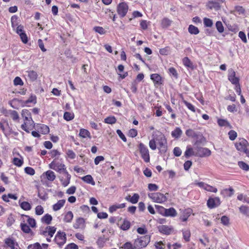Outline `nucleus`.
Here are the masks:
<instances>
[{"label": "nucleus", "instance_id": "obj_37", "mask_svg": "<svg viewBox=\"0 0 249 249\" xmlns=\"http://www.w3.org/2000/svg\"><path fill=\"white\" fill-rule=\"evenodd\" d=\"M117 119L114 116H110L104 119V123L107 124H114L116 123Z\"/></svg>", "mask_w": 249, "mask_h": 249}, {"label": "nucleus", "instance_id": "obj_32", "mask_svg": "<svg viewBox=\"0 0 249 249\" xmlns=\"http://www.w3.org/2000/svg\"><path fill=\"white\" fill-rule=\"evenodd\" d=\"M84 223L85 220L84 218L79 217L76 219V222L73 224V228L76 229H79L84 225Z\"/></svg>", "mask_w": 249, "mask_h": 249}, {"label": "nucleus", "instance_id": "obj_12", "mask_svg": "<svg viewBox=\"0 0 249 249\" xmlns=\"http://www.w3.org/2000/svg\"><path fill=\"white\" fill-rule=\"evenodd\" d=\"M221 204V201L218 197H210L207 202V205L210 209H213L218 207Z\"/></svg>", "mask_w": 249, "mask_h": 249}, {"label": "nucleus", "instance_id": "obj_24", "mask_svg": "<svg viewBox=\"0 0 249 249\" xmlns=\"http://www.w3.org/2000/svg\"><path fill=\"white\" fill-rule=\"evenodd\" d=\"M164 216L166 217H175L177 215V212L175 208L171 207L169 209H166Z\"/></svg>", "mask_w": 249, "mask_h": 249}, {"label": "nucleus", "instance_id": "obj_47", "mask_svg": "<svg viewBox=\"0 0 249 249\" xmlns=\"http://www.w3.org/2000/svg\"><path fill=\"white\" fill-rule=\"evenodd\" d=\"M203 23L205 27H211L213 26V22L211 19L207 18H203Z\"/></svg>", "mask_w": 249, "mask_h": 249}, {"label": "nucleus", "instance_id": "obj_39", "mask_svg": "<svg viewBox=\"0 0 249 249\" xmlns=\"http://www.w3.org/2000/svg\"><path fill=\"white\" fill-rule=\"evenodd\" d=\"M239 211L242 214L249 217V207L245 205H242L239 208Z\"/></svg>", "mask_w": 249, "mask_h": 249}, {"label": "nucleus", "instance_id": "obj_38", "mask_svg": "<svg viewBox=\"0 0 249 249\" xmlns=\"http://www.w3.org/2000/svg\"><path fill=\"white\" fill-rule=\"evenodd\" d=\"M183 238L186 242H189L190 240L191 232L189 230H183L182 231Z\"/></svg>", "mask_w": 249, "mask_h": 249}, {"label": "nucleus", "instance_id": "obj_7", "mask_svg": "<svg viewBox=\"0 0 249 249\" xmlns=\"http://www.w3.org/2000/svg\"><path fill=\"white\" fill-rule=\"evenodd\" d=\"M128 10V6L125 2L120 3L117 7V12L121 18L124 17Z\"/></svg>", "mask_w": 249, "mask_h": 249}, {"label": "nucleus", "instance_id": "obj_18", "mask_svg": "<svg viewBox=\"0 0 249 249\" xmlns=\"http://www.w3.org/2000/svg\"><path fill=\"white\" fill-rule=\"evenodd\" d=\"M41 178H46L50 181H53L56 178V176L52 170H48L43 173Z\"/></svg>", "mask_w": 249, "mask_h": 249}, {"label": "nucleus", "instance_id": "obj_20", "mask_svg": "<svg viewBox=\"0 0 249 249\" xmlns=\"http://www.w3.org/2000/svg\"><path fill=\"white\" fill-rule=\"evenodd\" d=\"M13 101H20V102H22V103H23V106H28V105L30 104V103H33V104H36V97L35 95H31L29 98L26 100V101H19V100L16 99V98H14L13 99Z\"/></svg>", "mask_w": 249, "mask_h": 249}, {"label": "nucleus", "instance_id": "obj_42", "mask_svg": "<svg viewBox=\"0 0 249 249\" xmlns=\"http://www.w3.org/2000/svg\"><path fill=\"white\" fill-rule=\"evenodd\" d=\"M13 163L18 167H21L23 164V158H14L13 160Z\"/></svg>", "mask_w": 249, "mask_h": 249}, {"label": "nucleus", "instance_id": "obj_16", "mask_svg": "<svg viewBox=\"0 0 249 249\" xmlns=\"http://www.w3.org/2000/svg\"><path fill=\"white\" fill-rule=\"evenodd\" d=\"M150 79L153 81L155 86H160L163 84V80L161 76L157 73L150 75Z\"/></svg>", "mask_w": 249, "mask_h": 249}, {"label": "nucleus", "instance_id": "obj_8", "mask_svg": "<svg viewBox=\"0 0 249 249\" xmlns=\"http://www.w3.org/2000/svg\"><path fill=\"white\" fill-rule=\"evenodd\" d=\"M196 151V156L203 158L209 157L211 155V150L206 147H197L195 148Z\"/></svg>", "mask_w": 249, "mask_h": 249}, {"label": "nucleus", "instance_id": "obj_56", "mask_svg": "<svg viewBox=\"0 0 249 249\" xmlns=\"http://www.w3.org/2000/svg\"><path fill=\"white\" fill-rule=\"evenodd\" d=\"M9 112L10 114L14 121H17L19 119V115L17 111L16 110H10Z\"/></svg>", "mask_w": 249, "mask_h": 249}, {"label": "nucleus", "instance_id": "obj_64", "mask_svg": "<svg viewBox=\"0 0 249 249\" xmlns=\"http://www.w3.org/2000/svg\"><path fill=\"white\" fill-rule=\"evenodd\" d=\"M228 134H229V139L231 141L234 140L237 136V133L234 130H230Z\"/></svg>", "mask_w": 249, "mask_h": 249}, {"label": "nucleus", "instance_id": "obj_41", "mask_svg": "<svg viewBox=\"0 0 249 249\" xmlns=\"http://www.w3.org/2000/svg\"><path fill=\"white\" fill-rule=\"evenodd\" d=\"M168 73L171 76L173 77L175 79L178 78V73L176 69L174 67H171L168 69Z\"/></svg>", "mask_w": 249, "mask_h": 249}, {"label": "nucleus", "instance_id": "obj_61", "mask_svg": "<svg viewBox=\"0 0 249 249\" xmlns=\"http://www.w3.org/2000/svg\"><path fill=\"white\" fill-rule=\"evenodd\" d=\"M35 213L36 215H40L44 213V210L41 205L37 206L35 208Z\"/></svg>", "mask_w": 249, "mask_h": 249}, {"label": "nucleus", "instance_id": "obj_48", "mask_svg": "<svg viewBox=\"0 0 249 249\" xmlns=\"http://www.w3.org/2000/svg\"><path fill=\"white\" fill-rule=\"evenodd\" d=\"M238 165L239 167L245 171L249 170V165L244 161H240L238 162Z\"/></svg>", "mask_w": 249, "mask_h": 249}, {"label": "nucleus", "instance_id": "obj_21", "mask_svg": "<svg viewBox=\"0 0 249 249\" xmlns=\"http://www.w3.org/2000/svg\"><path fill=\"white\" fill-rule=\"evenodd\" d=\"M193 212V210L190 208L185 209L182 213V215L180 216V219L182 222L186 221L189 217L191 215Z\"/></svg>", "mask_w": 249, "mask_h": 249}, {"label": "nucleus", "instance_id": "obj_62", "mask_svg": "<svg viewBox=\"0 0 249 249\" xmlns=\"http://www.w3.org/2000/svg\"><path fill=\"white\" fill-rule=\"evenodd\" d=\"M123 249H136L134 247V244L133 245L129 242L125 243L122 247Z\"/></svg>", "mask_w": 249, "mask_h": 249}, {"label": "nucleus", "instance_id": "obj_29", "mask_svg": "<svg viewBox=\"0 0 249 249\" xmlns=\"http://www.w3.org/2000/svg\"><path fill=\"white\" fill-rule=\"evenodd\" d=\"M82 179L87 183L90 184L92 185H94L95 184V182L94 181L93 178L90 175H88L82 177Z\"/></svg>", "mask_w": 249, "mask_h": 249}, {"label": "nucleus", "instance_id": "obj_36", "mask_svg": "<svg viewBox=\"0 0 249 249\" xmlns=\"http://www.w3.org/2000/svg\"><path fill=\"white\" fill-rule=\"evenodd\" d=\"M188 32L192 35H197L199 33V30L197 27L190 25L188 27Z\"/></svg>", "mask_w": 249, "mask_h": 249}, {"label": "nucleus", "instance_id": "obj_51", "mask_svg": "<svg viewBox=\"0 0 249 249\" xmlns=\"http://www.w3.org/2000/svg\"><path fill=\"white\" fill-rule=\"evenodd\" d=\"M21 116L23 119L24 118H29L30 119V117L31 116V113L30 111L26 109H24L22 110Z\"/></svg>", "mask_w": 249, "mask_h": 249}, {"label": "nucleus", "instance_id": "obj_55", "mask_svg": "<svg viewBox=\"0 0 249 249\" xmlns=\"http://www.w3.org/2000/svg\"><path fill=\"white\" fill-rule=\"evenodd\" d=\"M217 124L220 126H225L230 125L229 123L226 120L222 119H218Z\"/></svg>", "mask_w": 249, "mask_h": 249}, {"label": "nucleus", "instance_id": "obj_54", "mask_svg": "<svg viewBox=\"0 0 249 249\" xmlns=\"http://www.w3.org/2000/svg\"><path fill=\"white\" fill-rule=\"evenodd\" d=\"M171 21L167 18H164L161 20V24L162 27H167L171 24Z\"/></svg>", "mask_w": 249, "mask_h": 249}, {"label": "nucleus", "instance_id": "obj_22", "mask_svg": "<svg viewBox=\"0 0 249 249\" xmlns=\"http://www.w3.org/2000/svg\"><path fill=\"white\" fill-rule=\"evenodd\" d=\"M233 189L230 187L229 188H226L221 191V195L224 197H231L234 194Z\"/></svg>", "mask_w": 249, "mask_h": 249}, {"label": "nucleus", "instance_id": "obj_63", "mask_svg": "<svg viewBox=\"0 0 249 249\" xmlns=\"http://www.w3.org/2000/svg\"><path fill=\"white\" fill-rule=\"evenodd\" d=\"M93 30L95 32L100 35H104L106 33L105 29L102 27L100 26H95L93 28Z\"/></svg>", "mask_w": 249, "mask_h": 249}, {"label": "nucleus", "instance_id": "obj_25", "mask_svg": "<svg viewBox=\"0 0 249 249\" xmlns=\"http://www.w3.org/2000/svg\"><path fill=\"white\" fill-rule=\"evenodd\" d=\"M196 154V151L193 149L190 146H187L186 147V151L184 152V156L186 158H188L191 156H195Z\"/></svg>", "mask_w": 249, "mask_h": 249}, {"label": "nucleus", "instance_id": "obj_17", "mask_svg": "<svg viewBox=\"0 0 249 249\" xmlns=\"http://www.w3.org/2000/svg\"><path fill=\"white\" fill-rule=\"evenodd\" d=\"M159 231L164 234L169 235L173 231V228L172 226L167 225H161L158 227Z\"/></svg>", "mask_w": 249, "mask_h": 249}, {"label": "nucleus", "instance_id": "obj_28", "mask_svg": "<svg viewBox=\"0 0 249 249\" xmlns=\"http://www.w3.org/2000/svg\"><path fill=\"white\" fill-rule=\"evenodd\" d=\"M73 217L71 211H68L64 214L63 221L66 223H71Z\"/></svg>", "mask_w": 249, "mask_h": 249}, {"label": "nucleus", "instance_id": "obj_52", "mask_svg": "<svg viewBox=\"0 0 249 249\" xmlns=\"http://www.w3.org/2000/svg\"><path fill=\"white\" fill-rule=\"evenodd\" d=\"M25 216L28 218L27 222L31 227H36V221L34 218H31L28 215H25Z\"/></svg>", "mask_w": 249, "mask_h": 249}, {"label": "nucleus", "instance_id": "obj_26", "mask_svg": "<svg viewBox=\"0 0 249 249\" xmlns=\"http://www.w3.org/2000/svg\"><path fill=\"white\" fill-rule=\"evenodd\" d=\"M182 134V131L180 127H177L172 131L171 136L175 139H178L180 138Z\"/></svg>", "mask_w": 249, "mask_h": 249}, {"label": "nucleus", "instance_id": "obj_58", "mask_svg": "<svg viewBox=\"0 0 249 249\" xmlns=\"http://www.w3.org/2000/svg\"><path fill=\"white\" fill-rule=\"evenodd\" d=\"M155 207L156 210H157L158 212L160 214L164 216L165 212V210H166V209L165 208H164L163 206H161L160 205H155Z\"/></svg>", "mask_w": 249, "mask_h": 249}, {"label": "nucleus", "instance_id": "obj_44", "mask_svg": "<svg viewBox=\"0 0 249 249\" xmlns=\"http://www.w3.org/2000/svg\"><path fill=\"white\" fill-rule=\"evenodd\" d=\"M130 227V222L126 219L124 220L123 224L121 226L120 228L123 231H127Z\"/></svg>", "mask_w": 249, "mask_h": 249}, {"label": "nucleus", "instance_id": "obj_6", "mask_svg": "<svg viewBox=\"0 0 249 249\" xmlns=\"http://www.w3.org/2000/svg\"><path fill=\"white\" fill-rule=\"evenodd\" d=\"M139 148L142 158L145 162L150 161V155L148 148L142 143L139 144Z\"/></svg>", "mask_w": 249, "mask_h": 249}, {"label": "nucleus", "instance_id": "obj_35", "mask_svg": "<svg viewBox=\"0 0 249 249\" xmlns=\"http://www.w3.org/2000/svg\"><path fill=\"white\" fill-rule=\"evenodd\" d=\"M27 72L28 73V76L31 81L33 82L37 79L38 75L36 71H27Z\"/></svg>", "mask_w": 249, "mask_h": 249}, {"label": "nucleus", "instance_id": "obj_19", "mask_svg": "<svg viewBox=\"0 0 249 249\" xmlns=\"http://www.w3.org/2000/svg\"><path fill=\"white\" fill-rule=\"evenodd\" d=\"M206 7L210 10L214 9L215 10H218L221 8L219 3L213 0L208 1L206 4Z\"/></svg>", "mask_w": 249, "mask_h": 249}, {"label": "nucleus", "instance_id": "obj_31", "mask_svg": "<svg viewBox=\"0 0 249 249\" xmlns=\"http://www.w3.org/2000/svg\"><path fill=\"white\" fill-rule=\"evenodd\" d=\"M182 62L183 65L187 67L191 68V69H194V66L193 63L190 60V59L188 57H185L182 59Z\"/></svg>", "mask_w": 249, "mask_h": 249}, {"label": "nucleus", "instance_id": "obj_60", "mask_svg": "<svg viewBox=\"0 0 249 249\" xmlns=\"http://www.w3.org/2000/svg\"><path fill=\"white\" fill-rule=\"evenodd\" d=\"M137 231L140 234H145L148 232L145 225H143L142 227L138 228L137 230Z\"/></svg>", "mask_w": 249, "mask_h": 249}, {"label": "nucleus", "instance_id": "obj_15", "mask_svg": "<svg viewBox=\"0 0 249 249\" xmlns=\"http://www.w3.org/2000/svg\"><path fill=\"white\" fill-rule=\"evenodd\" d=\"M228 79L233 85H235L239 83V79L236 77L235 72L231 69L229 70Z\"/></svg>", "mask_w": 249, "mask_h": 249}, {"label": "nucleus", "instance_id": "obj_57", "mask_svg": "<svg viewBox=\"0 0 249 249\" xmlns=\"http://www.w3.org/2000/svg\"><path fill=\"white\" fill-rule=\"evenodd\" d=\"M27 249H42L41 246L38 242L28 245Z\"/></svg>", "mask_w": 249, "mask_h": 249}, {"label": "nucleus", "instance_id": "obj_13", "mask_svg": "<svg viewBox=\"0 0 249 249\" xmlns=\"http://www.w3.org/2000/svg\"><path fill=\"white\" fill-rule=\"evenodd\" d=\"M5 245L0 248L1 249H7V248H10V249H14L16 247H18V243L15 240L12 238H7L5 239Z\"/></svg>", "mask_w": 249, "mask_h": 249}, {"label": "nucleus", "instance_id": "obj_1", "mask_svg": "<svg viewBox=\"0 0 249 249\" xmlns=\"http://www.w3.org/2000/svg\"><path fill=\"white\" fill-rule=\"evenodd\" d=\"M49 166L59 174L63 173L66 176V179H64L63 177H59L60 181L64 187H66L70 184L71 175L67 171L66 166L64 163L54 159L49 164Z\"/></svg>", "mask_w": 249, "mask_h": 249}, {"label": "nucleus", "instance_id": "obj_33", "mask_svg": "<svg viewBox=\"0 0 249 249\" xmlns=\"http://www.w3.org/2000/svg\"><path fill=\"white\" fill-rule=\"evenodd\" d=\"M80 137L83 138H91V135L90 132L87 129L81 128L80 129V132L79 134Z\"/></svg>", "mask_w": 249, "mask_h": 249}, {"label": "nucleus", "instance_id": "obj_3", "mask_svg": "<svg viewBox=\"0 0 249 249\" xmlns=\"http://www.w3.org/2000/svg\"><path fill=\"white\" fill-rule=\"evenodd\" d=\"M249 146L248 142L244 138L240 139L235 143V146L238 151L245 153L249 157V150L248 149Z\"/></svg>", "mask_w": 249, "mask_h": 249}, {"label": "nucleus", "instance_id": "obj_27", "mask_svg": "<svg viewBox=\"0 0 249 249\" xmlns=\"http://www.w3.org/2000/svg\"><path fill=\"white\" fill-rule=\"evenodd\" d=\"M65 199H61L57 201V202L53 206V209L54 211L59 210L63 207L65 203Z\"/></svg>", "mask_w": 249, "mask_h": 249}, {"label": "nucleus", "instance_id": "obj_43", "mask_svg": "<svg viewBox=\"0 0 249 249\" xmlns=\"http://www.w3.org/2000/svg\"><path fill=\"white\" fill-rule=\"evenodd\" d=\"M18 17L16 15L13 16L11 18V25L13 29L17 28L18 25Z\"/></svg>", "mask_w": 249, "mask_h": 249}, {"label": "nucleus", "instance_id": "obj_40", "mask_svg": "<svg viewBox=\"0 0 249 249\" xmlns=\"http://www.w3.org/2000/svg\"><path fill=\"white\" fill-rule=\"evenodd\" d=\"M20 207L25 211L30 210L32 208L31 204L27 201H23L19 203Z\"/></svg>", "mask_w": 249, "mask_h": 249}, {"label": "nucleus", "instance_id": "obj_46", "mask_svg": "<svg viewBox=\"0 0 249 249\" xmlns=\"http://www.w3.org/2000/svg\"><path fill=\"white\" fill-rule=\"evenodd\" d=\"M20 227L21 230L25 233H29L31 231V230L29 226L25 223H21L20 224Z\"/></svg>", "mask_w": 249, "mask_h": 249}, {"label": "nucleus", "instance_id": "obj_45", "mask_svg": "<svg viewBox=\"0 0 249 249\" xmlns=\"http://www.w3.org/2000/svg\"><path fill=\"white\" fill-rule=\"evenodd\" d=\"M194 185L197 186L199 188L203 189L206 190V187L207 186L208 184L204 182H198L197 180H195L193 184Z\"/></svg>", "mask_w": 249, "mask_h": 249}, {"label": "nucleus", "instance_id": "obj_11", "mask_svg": "<svg viewBox=\"0 0 249 249\" xmlns=\"http://www.w3.org/2000/svg\"><path fill=\"white\" fill-rule=\"evenodd\" d=\"M23 29L24 27L23 25H19L16 28V32L19 36L22 42L24 44H26L28 42V39L27 36Z\"/></svg>", "mask_w": 249, "mask_h": 249}, {"label": "nucleus", "instance_id": "obj_2", "mask_svg": "<svg viewBox=\"0 0 249 249\" xmlns=\"http://www.w3.org/2000/svg\"><path fill=\"white\" fill-rule=\"evenodd\" d=\"M150 236L145 235L136 239L134 242V247L136 249H141L146 247L150 241Z\"/></svg>", "mask_w": 249, "mask_h": 249}, {"label": "nucleus", "instance_id": "obj_14", "mask_svg": "<svg viewBox=\"0 0 249 249\" xmlns=\"http://www.w3.org/2000/svg\"><path fill=\"white\" fill-rule=\"evenodd\" d=\"M34 128L42 134H48L50 132L49 126L44 124H37Z\"/></svg>", "mask_w": 249, "mask_h": 249}, {"label": "nucleus", "instance_id": "obj_23", "mask_svg": "<svg viewBox=\"0 0 249 249\" xmlns=\"http://www.w3.org/2000/svg\"><path fill=\"white\" fill-rule=\"evenodd\" d=\"M139 198L140 196L139 194L135 193L132 196L129 195L125 197V199L132 204H136L138 202Z\"/></svg>", "mask_w": 249, "mask_h": 249}, {"label": "nucleus", "instance_id": "obj_9", "mask_svg": "<svg viewBox=\"0 0 249 249\" xmlns=\"http://www.w3.org/2000/svg\"><path fill=\"white\" fill-rule=\"evenodd\" d=\"M158 144L159 145V153L160 154H165L167 150V143L164 136H162L159 139Z\"/></svg>", "mask_w": 249, "mask_h": 249}, {"label": "nucleus", "instance_id": "obj_10", "mask_svg": "<svg viewBox=\"0 0 249 249\" xmlns=\"http://www.w3.org/2000/svg\"><path fill=\"white\" fill-rule=\"evenodd\" d=\"M24 122L21 125V128L26 131L27 133H30V130L28 126H32V128H34L36 124H35L34 121L32 119V116L30 117V119L29 118H24Z\"/></svg>", "mask_w": 249, "mask_h": 249}, {"label": "nucleus", "instance_id": "obj_30", "mask_svg": "<svg viewBox=\"0 0 249 249\" xmlns=\"http://www.w3.org/2000/svg\"><path fill=\"white\" fill-rule=\"evenodd\" d=\"M52 219V216L50 214L47 213L41 218V221L43 223L49 225L51 224Z\"/></svg>", "mask_w": 249, "mask_h": 249}, {"label": "nucleus", "instance_id": "obj_34", "mask_svg": "<svg viewBox=\"0 0 249 249\" xmlns=\"http://www.w3.org/2000/svg\"><path fill=\"white\" fill-rule=\"evenodd\" d=\"M63 118L66 121H70L74 119V114L72 112L66 111L64 113Z\"/></svg>", "mask_w": 249, "mask_h": 249}, {"label": "nucleus", "instance_id": "obj_4", "mask_svg": "<svg viewBox=\"0 0 249 249\" xmlns=\"http://www.w3.org/2000/svg\"><path fill=\"white\" fill-rule=\"evenodd\" d=\"M148 196L154 202L158 203H164L167 200V197L164 194L160 192L149 193Z\"/></svg>", "mask_w": 249, "mask_h": 249}, {"label": "nucleus", "instance_id": "obj_53", "mask_svg": "<svg viewBox=\"0 0 249 249\" xmlns=\"http://www.w3.org/2000/svg\"><path fill=\"white\" fill-rule=\"evenodd\" d=\"M67 157L71 160L74 159L76 157L75 153L71 149H68L66 152Z\"/></svg>", "mask_w": 249, "mask_h": 249}, {"label": "nucleus", "instance_id": "obj_49", "mask_svg": "<svg viewBox=\"0 0 249 249\" xmlns=\"http://www.w3.org/2000/svg\"><path fill=\"white\" fill-rule=\"evenodd\" d=\"M46 230L48 231V235L50 238L52 237L56 231V228L55 227L53 226H47Z\"/></svg>", "mask_w": 249, "mask_h": 249}, {"label": "nucleus", "instance_id": "obj_59", "mask_svg": "<svg viewBox=\"0 0 249 249\" xmlns=\"http://www.w3.org/2000/svg\"><path fill=\"white\" fill-rule=\"evenodd\" d=\"M24 172L26 174L30 176H33L35 174V170L31 167H26L24 168Z\"/></svg>", "mask_w": 249, "mask_h": 249}, {"label": "nucleus", "instance_id": "obj_50", "mask_svg": "<svg viewBox=\"0 0 249 249\" xmlns=\"http://www.w3.org/2000/svg\"><path fill=\"white\" fill-rule=\"evenodd\" d=\"M215 27L219 33H222L224 32V27L221 21H217L215 23Z\"/></svg>", "mask_w": 249, "mask_h": 249}, {"label": "nucleus", "instance_id": "obj_5", "mask_svg": "<svg viewBox=\"0 0 249 249\" xmlns=\"http://www.w3.org/2000/svg\"><path fill=\"white\" fill-rule=\"evenodd\" d=\"M67 237L65 232L59 231L57 232L54 241L59 247H62L66 242Z\"/></svg>", "mask_w": 249, "mask_h": 249}]
</instances>
